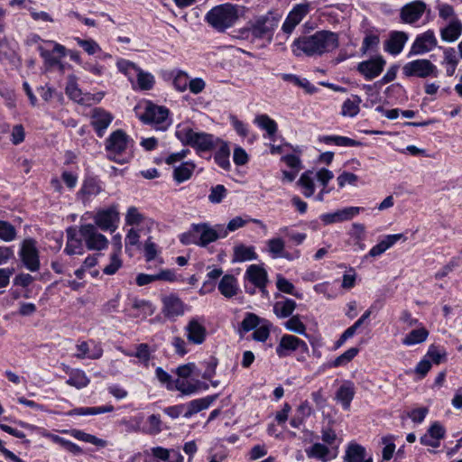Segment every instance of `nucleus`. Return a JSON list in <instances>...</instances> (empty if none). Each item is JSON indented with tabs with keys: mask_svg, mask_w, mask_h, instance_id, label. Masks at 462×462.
<instances>
[{
	"mask_svg": "<svg viewBox=\"0 0 462 462\" xmlns=\"http://www.w3.org/2000/svg\"><path fill=\"white\" fill-rule=\"evenodd\" d=\"M338 35L330 31H318L294 40L291 48L295 56L315 57L331 52L338 47Z\"/></svg>",
	"mask_w": 462,
	"mask_h": 462,
	"instance_id": "1",
	"label": "nucleus"
},
{
	"mask_svg": "<svg viewBox=\"0 0 462 462\" xmlns=\"http://www.w3.org/2000/svg\"><path fill=\"white\" fill-rule=\"evenodd\" d=\"M175 136L182 144L189 145L199 152H209L219 143L218 137L205 132H196L185 123L177 125Z\"/></svg>",
	"mask_w": 462,
	"mask_h": 462,
	"instance_id": "2",
	"label": "nucleus"
},
{
	"mask_svg": "<svg viewBox=\"0 0 462 462\" xmlns=\"http://www.w3.org/2000/svg\"><path fill=\"white\" fill-rule=\"evenodd\" d=\"M226 237V230L223 225L211 226L208 223L192 224L189 230L180 236L183 245H197L202 247Z\"/></svg>",
	"mask_w": 462,
	"mask_h": 462,
	"instance_id": "3",
	"label": "nucleus"
},
{
	"mask_svg": "<svg viewBox=\"0 0 462 462\" xmlns=\"http://www.w3.org/2000/svg\"><path fill=\"white\" fill-rule=\"evenodd\" d=\"M141 109V106L134 108L139 119L143 123L152 125L157 130L161 131H165L171 125L170 111L165 106L147 101L144 104L143 112H139Z\"/></svg>",
	"mask_w": 462,
	"mask_h": 462,
	"instance_id": "4",
	"label": "nucleus"
},
{
	"mask_svg": "<svg viewBox=\"0 0 462 462\" xmlns=\"http://www.w3.org/2000/svg\"><path fill=\"white\" fill-rule=\"evenodd\" d=\"M238 19V10L231 4H224L212 8L206 15L207 22L218 32L231 27Z\"/></svg>",
	"mask_w": 462,
	"mask_h": 462,
	"instance_id": "5",
	"label": "nucleus"
},
{
	"mask_svg": "<svg viewBox=\"0 0 462 462\" xmlns=\"http://www.w3.org/2000/svg\"><path fill=\"white\" fill-rule=\"evenodd\" d=\"M131 141L125 131L121 129L114 131L105 142L107 158L120 164L127 162V160L122 159L120 156L127 149Z\"/></svg>",
	"mask_w": 462,
	"mask_h": 462,
	"instance_id": "6",
	"label": "nucleus"
},
{
	"mask_svg": "<svg viewBox=\"0 0 462 462\" xmlns=\"http://www.w3.org/2000/svg\"><path fill=\"white\" fill-rule=\"evenodd\" d=\"M402 74L405 77H417V78H428V77H438L439 70L437 67L427 59H418L407 62L402 67Z\"/></svg>",
	"mask_w": 462,
	"mask_h": 462,
	"instance_id": "7",
	"label": "nucleus"
},
{
	"mask_svg": "<svg viewBox=\"0 0 462 462\" xmlns=\"http://www.w3.org/2000/svg\"><path fill=\"white\" fill-rule=\"evenodd\" d=\"M79 233L88 250L100 251L108 245L107 238L99 233L92 224L81 225L79 226Z\"/></svg>",
	"mask_w": 462,
	"mask_h": 462,
	"instance_id": "8",
	"label": "nucleus"
},
{
	"mask_svg": "<svg viewBox=\"0 0 462 462\" xmlns=\"http://www.w3.org/2000/svg\"><path fill=\"white\" fill-rule=\"evenodd\" d=\"M19 255L29 271L37 272L40 269L39 251L34 239L26 238L22 242Z\"/></svg>",
	"mask_w": 462,
	"mask_h": 462,
	"instance_id": "9",
	"label": "nucleus"
},
{
	"mask_svg": "<svg viewBox=\"0 0 462 462\" xmlns=\"http://www.w3.org/2000/svg\"><path fill=\"white\" fill-rule=\"evenodd\" d=\"M277 25L278 18L273 13H268L257 18L250 30L253 36L271 41L273 32Z\"/></svg>",
	"mask_w": 462,
	"mask_h": 462,
	"instance_id": "10",
	"label": "nucleus"
},
{
	"mask_svg": "<svg viewBox=\"0 0 462 462\" xmlns=\"http://www.w3.org/2000/svg\"><path fill=\"white\" fill-rule=\"evenodd\" d=\"M119 219V212L116 205H112L106 208L98 210L94 217L97 226L103 231L110 232H114L117 228Z\"/></svg>",
	"mask_w": 462,
	"mask_h": 462,
	"instance_id": "11",
	"label": "nucleus"
},
{
	"mask_svg": "<svg viewBox=\"0 0 462 462\" xmlns=\"http://www.w3.org/2000/svg\"><path fill=\"white\" fill-rule=\"evenodd\" d=\"M297 349H300L302 352H308L309 348L305 341L295 336L285 334L280 339L276 347V354L280 358H282L290 356Z\"/></svg>",
	"mask_w": 462,
	"mask_h": 462,
	"instance_id": "12",
	"label": "nucleus"
},
{
	"mask_svg": "<svg viewBox=\"0 0 462 462\" xmlns=\"http://www.w3.org/2000/svg\"><path fill=\"white\" fill-rule=\"evenodd\" d=\"M437 38L431 30L419 34L411 45V55H421L432 51L437 46Z\"/></svg>",
	"mask_w": 462,
	"mask_h": 462,
	"instance_id": "13",
	"label": "nucleus"
},
{
	"mask_svg": "<svg viewBox=\"0 0 462 462\" xmlns=\"http://www.w3.org/2000/svg\"><path fill=\"white\" fill-rule=\"evenodd\" d=\"M385 63L386 61L382 56H376L360 62L357 65V70L366 80H372L382 73Z\"/></svg>",
	"mask_w": 462,
	"mask_h": 462,
	"instance_id": "14",
	"label": "nucleus"
},
{
	"mask_svg": "<svg viewBox=\"0 0 462 462\" xmlns=\"http://www.w3.org/2000/svg\"><path fill=\"white\" fill-rule=\"evenodd\" d=\"M310 3H302L296 5L287 15L283 24L282 31L286 33H291L294 28L303 20V18L310 13Z\"/></svg>",
	"mask_w": 462,
	"mask_h": 462,
	"instance_id": "15",
	"label": "nucleus"
},
{
	"mask_svg": "<svg viewBox=\"0 0 462 462\" xmlns=\"http://www.w3.org/2000/svg\"><path fill=\"white\" fill-rule=\"evenodd\" d=\"M363 210L364 208L360 207H347L335 212L322 214L319 218L324 225H331L351 220Z\"/></svg>",
	"mask_w": 462,
	"mask_h": 462,
	"instance_id": "16",
	"label": "nucleus"
},
{
	"mask_svg": "<svg viewBox=\"0 0 462 462\" xmlns=\"http://www.w3.org/2000/svg\"><path fill=\"white\" fill-rule=\"evenodd\" d=\"M426 10V4L420 0L406 4L401 9L400 16L403 23L412 24L418 22Z\"/></svg>",
	"mask_w": 462,
	"mask_h": 462,
	"instance_id": "17",
	"label": "nucleus"
},
{
	"mask_svg": "<svg viewBox=\"0 0 462 462\" xmlns=\"http://www.w3.org/2000/svg\"><path fill=\"white\" fill-rule=\"evenodd\" d=\"M113 118V116L109 112L101 107L92 109L90 124L94 127L97 136L103 137Z\"/></svg>",
	"mask_w": 462,
	"mask_h": 462,
	"instance_id": "18",
	"label": "nucleus"
},
{
	"mask_svg": "<svg viewBox=\"0 0 462 462\" xmlns=\"http://www.w3.org/2000/svg\"><path fill=\"white\" fill-rule=\"evenodd\" d=\"M79 234V228L78 229L75 226H69L66 229L67 243L64 253L68 255H81L84 254V240Z\"/></svg>",
	"mask_w": 462,
	"mask_h": 462,
	"instance_id": "19",
	"label": "nucleus"
},
{
	"mask_svg": "<svg viewBox=\"0 0 462 462\" xmlns=\"http://www.w3.org/2000/svg\"><path fill=\"white\" fill-rule=\"evenodd\" d=\"M184 304L175 295H169L162 298V313L164 317L174 319L184 314Z\"/></svg>",
	"mask_w": 462,
	"mask_h": 462,
	"instance_id": "20",
	"label": "nucleus"
},
{
	"mask_svg": "<svg viewBox=\"0 0 462 462\" xmlns=\"http://www.w3.org/2000/svg\"><path fill=\"white\" fill-rule=\"evenodd\" d=\"M245 278L255 287L259 288L263 294H267L266 284L268 277L266 271L257 264H251L245 272Z\"/></svg>",
	"mask_w": 462,
	"mask_h": 462,
	"instance_id": "21",
	"label": "nucleus"
},
{
	"mask_svg": "<svg viewBox=\"0 0 462 462\" xmlns=\"http://www.w3.org/2000/svg\"><path fill=\"white\" fill-rule=\"evenodd\" d=\"M186 331L188 340L193 344H201L206 338L207 330L203 324V319L198 318L191 319L186 327Z\"/></svg>",
	"mask_w": 462,
	"mask_h": 462,
	"instance_id": "22",
	"label": "nucleus"
},
{
	"mask_svg": "<svg viewBox=\"0 0 462 462\" xmlns=\"http://www.w3.org/2000/svg\"><path fill=\"white\" fill-rule=\"evenodd\" d=\"M218 397V394L208 395L204 398L195 399L188 403H185L186 411L183 417L186 419L190 418L194 414L208 409Z\"/></svg>",
	"mask_w": 462,
	"mask_h": 462,
	"instance_id": "23",
	"label": "nucleus"
},
{
	"mask_svg": "<svg viewBox=\"0 0 462 462\" xmlns=\"http://www.w3.org/2000/svg\"><path fill=\"white\" fill-rule=\"evenodd\" d=\"M407 41L408 34L406 32H393L385 42L384 50L393 55H397L402 51Z\"/></svg>",
	"mask_w": 462,
	"mask_h": 462,
	"instance_id": "24",
	"label": "nucleus"
},
{
	"mask_svg": "<svg viewBox=\"0 0 462 462\" xmlns=\"http://www.w3.org/2000/svg\"><path fill=\"white\" fill-rule=\"evenodd\" d=\"M401 239L406 240L402 234H394L385 236L384 238L380 241L377 245L373 246L369 253L368 256L376 257L383 254L386 250L391 248L393 245H395Z\"/></svg>",
	"mask_w": 462,
	"mask_h": 462,
	"instance_id": "25",
	"label": "nucleus"
},
{
	"mask_svg": "<svg viewBox=\"0 0 462 462\" xmlns=\"http://www.w3.org/2000/svg\"><path fill=\"white\" fill-rule=\"evenodd\" d=\"M356 393L355 386L352 382L343 383L336 393V400L341 403L344 410H348Z\"/></svg>",
	"mask_w": 462,
	"mask_h": 462,
	"instance_id": "26",
	"label": "nucleus"
},
{
	"mask_svg": "<svg viewBox=\"0 0 462 462\" xmlns=\"http://www.w3.org/2000/svg\"><path fill=\"white\" fill-rule=\"evenodd\" d=\"M462 33L461 22L454 18L449 23L440 30V37L444 42H453L457 41Z\"/></svg>",
	"mask_w": 462,
	"mask_h": 462,
	"instance_id": "27",
	"label": "nucleus"
},
{
	"mask_svg": "<svg viewBox=\"0 0 462 462\" xmlns=\"http://www.w3.org/2000/svg\"><path fill=\"white\" fill-rule=\"evenodd\" d=\"M62 432L69 434L71 437L75 438L78 440L90 443L99 448H105L107 445V442L105 439H99L92 434L86 433L78 429L63 430Z\"/></svg>",
	"mask_w": 462,
	"mask_h": 462,
	"instance_id": "28",
	"label": "nucleus"
},
{
	"mask_svg": "<svg viewBox=\"0 0 462 462\" xmlns=\"http://www.w3.org/2000/svg\"><path fill=\"white\" fill-rule=\"evenodd\" d=\"M366 458V450L365 448L357 444V443H350L344 456L345 462H365Z\"/></svg>",
	"mask_w": 462,
	"mask_h": 462,
	"instance_id": "29",
	"label": "nucleus"
},
{
	"mask_svg": "<svg viewBox=\"0 0 462 462\" xmlns=\"http://www.w3.org/2000/svg\"><path fill=\"white\" fill-rule=\"evenodd\" d=\"M218 290L226 298H232L236 296L238 291L236 279L230 274L224 275L218 283Z\"/></svg>",
	"mask_w": 462,
	"mask_h": 462,
	"instance_id": "30",
	"label": "nucleus"
},
{
	"mask_svg": "<svg viewBox=\"0 0 462 462\" xmlns=\"http://www.w3.org/2000/svg\"><path fill=\"white\" fill-rule=\"evenodd\" d=\"M152 351L148 344L141 343L135 346L134 353L125 350H122V353L127 356L136 357L144 367H148Z\"/></svg>",
	"mask_w": 462,
	"mask_h": 462,
	"instance_id": "31",
	"label": "nucleus"
},
{
	"mask_svg": "<svg viewBox=\"0 0 462 462\" xmlns=\"http://www.w3.org/2000/svg\"><path fill=\"white\" fill-rule=\"evenodd\" d=\"M217 147V151L214 155L216 163L226 171L229 170L231 166L229 162L230 149L227 143L219 139V143Z\"/></svg>",
	"mask_w": 462,
	"mask_h": 462,
	"instance_id": "32",
	"label": "nucleus"
},
{
	"mask_svg": "<svg viewBox=\"0 0 462 462\" xmlns=\"http://www.w3.org/2000/svg\"><path fill=\"white\" fill-rule=\"evenodd\" d=\"M102 190L101 186L95 178H87L84 180L83 184L78 196L83 199H88L92 196L98 195Z\"/></svg>",
	"mask_w": 462,
	"mask_h": 462,
	"instance_id": "33",
	"label": "nucleus"
},
{
	"mask_svg": "<svg viewBox=\"0 0 462 462\" xmlns=\"http://www.w3.org/2000/svg\"><path fill=\"white\" fill-rule=\"evenodd\" d=\"M296 307V301L287 298L284 300L274 303L273 312L279 319H286L292 316Z\"/></svg>",
	"mask_w": 462,
	"mask_h": 462,
	"instance_id": "34",
	"label": "nucleus"
},
{
	"mask_svg": "<svg viewBox=\"0 0 462 462\" xmlns=\"http://www.w3.org/2000/svg\"><path fill=\"white\" fill-rule=\"evenodd\" d=\"M257 254L254 252V246H246L243 244L234 247L233 262H245L255 260Z\"/></svg>",
	"mask_w": 462,
	"mask_h": 462,
	"instance_id": "35",
	"label": "nucleus"
},
{
	"mask_svg": "<svg viewBox=\"0 0 462 462\" xmlns=\"http://www.w3.org/2000/svg\"><path fill=\"white\" fill-rule=\"evenodd\" d=\"M429 337V331L421 327L417 329L411 330L402 338V344L404 346H413L416 344L423 343Z\"/></svg>",
	"mask_w": 462,
	"mask_h": 462,
	"instance_id": "36",
	"label": "nucleus"
},
{
	"mask_svg": "<svg viewBox=\"0 0 462 462\" xmlns=\"http://www.w3.org/2000/svg\"><path fill=\"white\" fill-rule=\"evenodd\" d=\"M195 164L192 162H185L176 167L173 171V178L178 183L184 182L188 180L194 170H195Z\"/></svg>",
	"mask_w": 462,
	"mask_h": 462,
	"instance_id": "37",
	"label": "nucleus"
},
{
	"mask_svg": "<svg viewBox=\"0 0 462 462\" xmlns=\"http://www.w3.org/2000/svg\"><path fill=\"white\" fill-rule=\"evenodd\" d=\"M114 411V406L111 404H107L105 406L99 407H80L72 410L69 414L70 415H79V416H88V415H97L106 412H111Z\"/></svg>",
	"mask_w": 462,
	"mask_h": 462,
	"instance_id": "38",
	"label": "nucleus"
},
{
	"mask_svg": "<svg viewBox=\"0 0 462 462\" xmlns=\"http://www.w3.org/2000/svg\"><path fill=\"white\" fill-rule=\"evenodd\" d=\"M361 98L358 96H353L351 98H347L342 105L341 115L343 116L353 117L359 113V105Z\"/></svg>",
	"mask_w": 462,
	"mask_h": 462,
	"instance_id": "39",
	"label": "nucleus"
},
{
	"mask_svg": "<svg viewBox=\"0 0 462 462\" xmlns=\"http://www.w3.org/2000/svg\"><path fill=\"white\" fill-rule=\"evenodd\" d=\"M327 144L334 143L337 146H358L360 142L354 139L339 136V135H326L319 139Z\"/></svg>",
	"mask_w": 462,
	"mask_h": 462,
	"instance_id": "40",
	"label": "nucleus"
},
{
	"mask_svg": "<svg viewBox=\"0 0 462 462\" xmlns=\"http://www.w3.org/2000/svg\"><path fill=\"white\" fill-rule=\"evenodd\" d=\"M311 175L312 171H307L301 174L298 180V184L303 189V195L306 198L311 197L315 192V185Z\"/></svg>",
	"mask_w": 462,
	"mask_h": 462,
	"instance_id": "41",
	"label": "nucleus"
},
{
	"mask_svg": "<svg viewBox=\"0 0 462 462\" xmlns=\"http://www.w3.org/2000/svg\"><path fill=\"white\" fill-rule=\"evenodd\" d=\"M308 457H314L321 460L322 462L328 461V455L329 454V448L321 443H315L310 448L306 449Z\"/></svg>",
	"mask_w": 462,
	"mask_h": 462,
	"instance_id": "42",
	"label": "nucleus"
},
{
	"mask_svg": "<svg viewBox=\"0 0 462 462\" xmlns=\"http://www.w3.org/2000/svg\"><path fill=\"white\" fill-rule=\"evenodd\" d=\"M254 123L265 130L270 136H273L277 132V124L274 120L270 118L267 115L257 116L254 119Z\"/></svg>",
	"mask_w": 462,
	"mask_h": 462,
	"instance_id": "43",
	"label": "nucleus"
},
{
	"mask_svg": "<svg viewBox=\"0 0 462 462\" xmlns=\"http://www.w3.org/2000/svg\"><path fill=\"white\" fill-rule=\"evenodd\" d=\"M276 287L282 292L293 295L298 299L302 298V294L295 290L294 285L281 274L277 275Z\"/></svg>",
	"mask_w": 462,
	"mask_h": 462,
	"instance_id": "44",
	"label": "nucleus"
},
{
	"mask_svg": "<svg viewBox=\"0 0 462 462\" xmlns=\"http://www.w3.org/2000/svg\"><path fill=\"white\" fill-rule=\"evenodd\" d=\"M443 63H445L447 65V69H446L447 75L448 77L453 76L455 73L457 65L458 63V60L457 58L456 51L453 48H448L444 51Z\"/></svg>",
	"mask_w": 462,
	"mask_h": 462,
	"instance_id": "45",
	"label": "nucleus"
},
{
	"mask_svg": "<svg viewBox=\"0 0 462 462\" xmlns=\"http://www.w3.org/2000/svg\"><path fill=\"white\" fill-rule=\"evenodd\" d=\"M284 327L286 329L297 333L299 335H306V326L300 320L299 315H292L290 319L285 322Z\"/></svg>",
	"mask_w": 462,
	"mask_h": 462,
	"instance_id": "46",
	"label": "nucleus"
},
{
	"mask_svg": "<svg viewBox=\"0 0 462 462\" xmlns=\"http://www.w3.org/2000/svg\"><path fill=\"white\" fill-rule=\"evenodd\" d=\"M137 77L138 88L142 90L152 89L154 85V77L149 73L142 70L140 68L135 72Z\"/></svg>",
	"mask_w": 462,
	"mask_h": 462,
	"instance_id": "47",
	"label": "nucleus"
},
{
	"mask_svg": "<svg viewBox=\"0 0 462 462\" xmlns=\"http://www.w3.org/2000/svg\"><path fill=\"white\" fill-rule=\"evenodd\" d=\"M359 353V349L357 347H351L345 351L343 354L338 356L331 364L332 367H339L347 365L351 362L354 357Z\"/></svg>",
	"mask_w": 462,
	"mask_h": 462,
	"instance_id": "48",
	"label": "nucleus"
},
{
	"mask_svg": "<svg viewBox=\"0 0 462 462\" xmlns=\"http://www.w3.org/2000/svg\"><path fill=\"white\" fill-rule=\"evenodd\" d=\"M132 309L138 311L135 316H139L140 314H143L144 316H150L154 312V309L152 305L145 300H139V299H133L131 302Z\"/></svg>",
	"mask_w": 462,
	"mask_h": 462,
	"instance_id": "49",
	"label": "nucleus"
},
{
	"mask_svg": "<svg viewBox=\"0 0 462 462\" xmlns=\"http://www.w3.org/2000/svg\"><path fill=\"white\" fill-rule=\"evenodd\" d=\"M66 383L70 386L80 389L86 387L89 383V379L83 371L77 370L70 374Z\"/></svg>",
	"mask_w": 462,
	"mask_h": 462,
	"instance_id": "50",
	"label": "nucleus"
},
{
	"mask_svg": "<svg viewBox=\"0 0 462 462\" xmlns=\"http://www.w3.org/2000/svg\"><path fill=\"white\" fill-rule=\"evenodd\" d=\"M15 227L7 221L0 220V239L5 242H12L16 238Z\"/></svg>",
	"mask_w": 462,
	"mask_h": 462,
	"instance_id": "51",
	"label": "nucleus"
},
{
	"mask_svg": "<svg viewBox=\"0 0 462 462\" xmlns=\"http://www.w3.org/2000/svg\"><path fill=\"white\" fill-rule=\"evenodd\" d=\"M267 247L273 258H279L285 249V242L281 237H274L267 241Z\"/></svg>",
	"mask_w": 462,
	"mask_h": 462,
	"instance_id": "52",
	"label": "nucleus"
},
{
	"mask_svg": "<svg viewBox=\"0 0 462 462\" xmlns=\"http://www.w3.org/2000/svg\"><path fill=\"white\" fill-rule=\"evenodd\" d=\"M76 42L81 47L88 55H94L101 51L98 43L93 39H81L79 37L75 38Z\"/></svg>",
	"mask_w": 462,
	"mask_h": 462,
	"instance_id": "53",
	"label": "nucleus"
},
{
	"mask_svg": "<svg viewBox=\"0 0 462 462\" xmlns=\"http://www.w3.org/2000/svg\"><path fill=\"white\" fill-rule=\"evenodd\" d=\"M172 75L173 77V86L174 88L180 92H183L187 89L189 86V76L185 71L182 70H177L173 71Z\"/></svg>",
	"mask_w": 462,
	"mask_h": 462,
	"instance_id": "54",
	"label": "nucleus"
},
{
	"mask_svg": "<svg viewBox=\"0 0 462 462\" xmlns=\"http://www.w3.org/2000/svg\"><path fill=\"white\" fill-rule=\"evenodd\" d=\"M149 426L143 428L142 432L149 435H156L162 431V420L159 415L152 414L148 418Z\"/></svg>",
	"mask_w": 462,
	"mask_h": 462,
	"instance_id": "55",
	"label": "nucleus"
},
{
	"mask_svg": "<svg viewBox=\"0 0 462 462\" xmlns=\"http://www.w3.org/2000/svg\"><path fill=\"white\" fill-rule=\"evenodd\" d=\"M66 94L75 102L79 103L82 91L79 88L75 77H70L66 86Z\"/></svg>",
	"mask_w": 462,
	"mask_h": 462,
	"instance_id": "56",
	"label": "nucleus"
},
{
	"mask_svg": "<svg viewBox=\"0 0 462 462\" xmlns=\"http://www.w3.org/2000/svg\"><path fill=\"white\" fill-rule=\"evenodd\" d=\"M15 49L16 43L12 42L5 35L0 36V51H6L8 55H10L9 59H5V60H12L15 56Z\"/></svg>",
	"mask_w": 462,
	"mask_h": 462,
	"instance_id": "57",
	"label": "nucleus"
},
{
	"mask_svg": "<svg viewBox=\"0 0 462 462\" xmlns=\"http://www.w3.org/2000/svg\"><path fill=\"white\" fill-rule=\"evenodd\" d=\"M226 196V189L224 185L218 184L212 187L208 195V200L213 204L220 203Z\"/></svg>",
	"mask_w": 462,
	"mask_h": 462,
	"instance_id": "58",
	"label": "nucleus"
},
{
	"mask_svg": "<svg viewBox=\"0 0 462 462\" xmlns=\"http://www.w3.org/2000/svg\"><path fill=\"white\" fill-rule=\"evenodd\" d=\"M260 324V318L254 313H246L244 318L241 328L245 332L255 329Z\"/></svg>",
	"mask_w": 462,
	"mask_h": 462,
	"instance_id": "59",
	"label": "nucleus"
},
{
	"mask_svg": "<svg viewBox=\"0 0 462 462\" xmlns=\"http://www.w3.org/2000/svg\"><path fill=\"white\" fill-rule=\"evenodd\" d=\"M144 219V217L139 212L138 208L135 207H130L127 209L125 215V223L129 226L139 225Z\"/></svg>",
	"mask_w": 462,
	"mask_h": 462,
	"instance_id": "60",
	"label": "nucleus"
},
{
	"mask_svg": "<svg viewBox=\"0 0 462 462\" xmlns=\"http://www.w3.org/2000/svg\"><path fill=\"white\" fill-rule=\"evenodd\" d=\"M175 387L183 395H190L192 393H195L199 390L198 384L191 383L180 379L176 380Z\"/></svg>",
	"mask_w": 462,
	"mask_h": 462,
	"instance_id": "61",
	"label": "nucleus"
},
{
	"mask_svg": "<svg viewBox=\"0 0 462 462\" xmlns=\"http://www.w3.org/2000/svg\"><path fill=\"white\" fill-rule=\"evenodd\" d=\"M118 254L117 253L111 254L109 264L103 269L105 274L113 275L122 267V260Z\"/></svg>",
	"mask_w": 462,
	"mask_h": 462,
	"instance_id": "62",
	"label": "nucleus"
},
{
	"mask_svg": "<svg viewBox=\"0 0 462 462\" xmlns=\"http://www.w3.org/2000/svg\"><path fill=\"white\" fill-rule=\"evenodd\" d=\"M270 328L269 323L259 325L252 335L253 339L258 342H265L270 336Z\"/></svg>",
	"mask_w": 462,
	"mask_h": 462,
	"instance_id": "63",
	"label": "nucleus"
},
{
	"mask_svg": "<svg viewBox=\"0 0 462 462\" xmlns=\"http://www.w3.org/2000/svg\"><path fill=\"white\" fill-rule=\"evenodd\" d=\"M426 356L430 358V361L433 362L436 365H439L445 360L446 352L439 350L435 346H430Z\"/></svg>",
	"mask_w": 462,
	"mask_h": 462,
	"instance_id": "64",
	"label": "nucleus"
}]
</instances>
